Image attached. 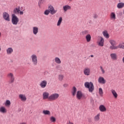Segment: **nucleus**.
Returning a JSON list of instances; mask_svg holds the SVG:
<instances>
[{"label":"nucleus","instance_id":"obj_24","mask_svg":"<svg viewBox=\"0 0 124 124\" xmlns=\"http://www.w3.org/2000/svg\"><path fill=\"white\" fill-rule=\"evenodd\" d=\"M85 39L87 42H90L92 40V36L90 34H87L85 36Z\"/></svg>","mask_w":124,"mask_h":124},{"label":"nucleus","instance_id":"obj_1","mask_svg":"<svg viewBox=\"0 0 124 124\" xmlns=\"http://www.w3.org/2000/svg\"><path fill=\"white\" fill-rule=\"evenodd\" d=\"M84 87L88 89L89 93H93L94 91V86L92 82H86L84 83Z\"/></svg>","mask_w":124,"mask_h":124},{"label":"nucleus","instance_id":"obj_39","mask_svg":"<svg viewBox=\"0 0 124 124\" xmlns=\"http://www.w3.org/2000/svg\"><path fill=\"white\" fill-rule=\"evenodd\" d=\"M63 77H64L63 75H59L58 76V79L59 81H62V80H63Z\"/></svg>","mask_w":124,"mask_h":124},{"label":"nucleus","instance_id":"obj_45","mask_svg":"<svg viewBox=\"0 0 124 124\" xmlns=\"http://www.w3.org/2000/svg\"><path fill=\"white\" fill-rule=\"evenodd\" d=\"M93 18H94V19H96V18H97V15H94L93 16Z\"/></svg>","mask_w":124,"mask_h":124},{"label":"nucleus","instance_id":"obj_25","mask_svg":"<svg viewBox=\"0 0 124 124\" xmlns=\"http://www.w3.org/2000/svg\"><path fill=\"white\" fill-rule=\"evenodd\" d=\"M111 92L114 98H117L118 97V93H117V92H116V91H115V90L112 89L111 90Z\"/></svg>","mask_w":124,"mask_h":124},{"label":"nucleus","instance_id":"obj_18","mask_svg":"<svg viewBox=\"0 0 124 124\" xmlns=\"http://www.w3.org/2000/svg\"><path fill=\"white\" fill-rule=\"evenodd\" d=\"M99 110H100V112H106L107 109L104 105H101L99 107Z\"/></svg>","mask_w":124,"mask_h":124},{"label":"nucleus","instance_id":"obj_50","mask_svg":"<svg viewBox=\"0 0 124 124\" xmlns=\"http://www.w3.org/2000/svg\"><path fill=\"white\" fill-rule=\"evenodd\" d=\"M69 0V1H72V0Z\"/></svg>","mask_w":124,"mask_h":124},{"label":"nucleus","instance_id":"obj_23","mask_svg":"<svg viewBox=\"0 0 124 124\" xmlns=\"http://www.w3.org/2000/svg\"><path fill=\"white\" fill-rule=\"evenodd\" d=\"M54 62L57 64H61L62 63V61H61V59L59 57H55L54 58Z\"/></svg>","mask_w":124,"mask_h":124},{"label":"nucleus","instance_id":"obj_46","mask_svg":"<svg viewBox=\"0 0 124 124\" xmlns=\"http://www.w3.org/2000/svg\"><path fill=\"white\" fill-rule=\"evenodd\" d=\"M122 61L123 62V63H124V57H123V59H122Z\"/></svg>","mask_w":124,"mask_h":124},{"label":"nucleus","instance_id":"obj_28","mask_svg":"<svg viewBox=\"0 0 124 124\" xmlns=\"http://www.w3.org/2000/svg\"><path fill=\"white\" fill-rule=\"evenodd\" d=\"M45 0H39L38 2V6L39 8H41V5L44 3Z\"/></svg>","mask_w":124,"mask_h":124},{"label":"nucleus","instance_id":"obj_4","mask_svg":"<svg viewBox=\"0 0 124 124\" xmlns=\"http://www.w3.org/2000/svg\"><path fill=\"white\" fill-rule=\"evenodd\" d=\"M31 59L32 61V64L34 65H37L38 61H37V56L35 54H32L31 56Z\"/></svg>","mask_w":124,"mask_h":124},{"label":"nucleus","instance_id":"obj_19","mask_svg":"<svg viewBox=\"0 0 124 124\" xmlns=\"http://www.w3.org/2000/svg\"><path fill=\"white\" fill-rule=\"evenodd\" d=\"M100 120V113H98L94 117V121L95 122H99Z\"/></svg>","mask_w":124,"mask_h":124},{"label":"nucleus","instance_id":"obj_5","mask_svg":"<svg viewBox=\"0 0 124 124\" xmlns=\"http://www.w3.org/2000/svg\"><path fill=\"white\" fill-rule=\"evenodd\" d=\"M7 77L10 79L9 83H12L15 81V77H14V74L12 73H9L7 75Z\"/></svg>","mask_w":124,"mask_h":124},{"label":"nucleus","instance_id":"obj_26","mask_svg":"<svg viewBox=\"0 0 124 124\" xmlns=\"http://www.w3.org/2000/svg\"><path fill=\"white\" fill-rule=\"evenodd\" d=\"M0 112L1 113H6V112H7V110H6V108H5L4 107H1L0 108Z\"/></svg>","mask_w":124,"mask_h":124},{"label":"nucleus","instance_id":"obj_31","mask_svg":"<svg viewBox=\"0 0 124 124\" xmlns=\"http://www.w3.org/2000/svg\"><path fill=\"white\" fill-rule=\"evenodd\" d=\"M118 46V48L124 49V43H120Z\"/></svg>","mask_w":124,"mask_h":124},{"label":"nucleus","instance_id":"obj_6","mask_svg":"<svg viewBox=\"0 0 124 124\" xmlns=\"http://www.w3.org/2000/svg\"><path fill=\"white\" fill-rule=\"evenodd\" d=\"M13 13L14 14H19V15H23L24 14V12L20 10V7L18 8H15L14 9Z\"/></svg>","mask_w":124,"mask_h":124},{"label":"nucleus","instance_id":"obj_29","mask_svg":"<svg viewBox=\"0 0 124 124\" xmlns=\"http://www.w3.org/2000/svg\"><path fill=\"white\" fill-rule=\"evenodd\" d=\"M43 114L44 115H51V112L48 110H44L43 111Z\"/></svg>","mask_w":124,"mask_h":124},{"label":"nucleus","instance_id":"obj_36","mask_svg":"<svg viewBox=\"0 0 124 124\" xmlns=\"http://www.w3.org/2000/svg\"><path fill=\"white\" fill-rule=\"evenodd\" d=\"M110 18H111V19H113L114 20L116 19V14H115V13H111Z\"/></svg>","mask_w":124,"mask_h":124},{"label":"nucleus","instance_id":"obj_3","mask_svg":"<svg viewBox=\"0 0 124 124\" xmlns=\"http://www.w3.org/2000/svg\"><path fill=\"white\" fill-rule=\"evenodd\" d=\"M60 96V95L58 93H54L49 95V100L50 101H54L55 100H56V99H58L59 98V97Z\"/></svg>","mask_w":124,"mask_h":124},{"label":"nucleus","instance_id":"obj_22","mask_svg":"<svg viewBox=\"0 0 124 124\" xmlns=\"http://www.w3.org/2000/svg\"><path fill=\"white\" fill-rule=\"evenodd\" d=\"M77 92V89L75 86H74L71 91L73 96H75Z\"/></svg>","mask_w":124,"mask_h":124},{"label":"nucleus","instance_id":"obj_43","mask_svg":"<svg viewBox=\"0 0 124 124\" xmlns=\"http://www.w3.org/2000/svg\"><path fill=\"white\" fill-rule=\"evenodd\" d=\"M100 69L102 72V74H104V73H105V70H104V69H103V67H102V66H100Z\"/></svg>","mask_w":124,"mask_h":124},{"label":"nucleus","instance_id":"obj_42","mask_svg":"<svg viewBox=\"0 0 124 124\" xmlns=\"http://www.w3.org/2000/svg\"><path fill=\"white\" fill-rule=\"evenodd\" d=\"M82 33L83 35H86V34H89V31L88 30H84L82 31Z\"/></svg>","mask_w":124,"mask_h":124},{"label":"nucleus","instance_id":"obj_49","mask_svg":"<svg viewBox=\"0 0 124 124\" xmlns=\"http://www.w3.org/2000/svg\"><path fill=\"white\" fill-rule=\"evenodd\" d=\"M1 51V48L0 47V52Z\"/></svg>","mask_w":124,"mask_h":124},{"label":"nucleus","instance_id":"obj_8","mask_svg":"<svg viewBox=\"0 0 124 124\" xmlns=\"http://www.w3.org/2000/svg\"><path fill=\"white\" fill-rule=\"evenodd\" d=\"M3 18L5 20V21H7V22H9L10 21V16L9 14L7 12H4L3 13Z\"/></svg>","mask_w":124,"mask_h":124},{"label":"nucleus","instance_id":"obj_14","mask_svg":"<svg viewBox=\"0 0 124 124\" xmlns=\"http://www.w3.org/2000/svg\"><path fill=\"white\" fill-rule=\"evenodd\" d=\"M100 40L98 42V45L101 47L104 46V39L102 37H100Z\"/></svg>","mask_w":124,"mask_h":124},{"label":"nucleus","instance_id":"obj_16","mask_svg":"<svg viewBox=\"0 0 124 124\" xmlns=\"http://www.w3.org/2000/svg\"><path fill=\"white\" fill-rule=\"evenodd\" d=\"M32 32L34 35H36L38 33V27L34 26L32 27Z\"/></svg>","mask_w":124,"mask_h":124},{"label":"nucleus","instance_id":"obj_44","mask_svg":"<svg viewBox=\"0 0 124 124\" xmlns=\"http://www.w3.org/2000/svg\"><path fill=\"white\" fill-rule=\"evenodd\" d=\"M63 87H64V88H66V87H68V84L65 83V84H63Z\"/></svg>","mask_w":124,"mask_h":124},{"label":"nucleus","instance_id":"obj_7","mask_svg":"<svg viewBox=\"0 0 124 124\" xmlns=\"http://www.w3.org/2000/svg\"><path fill=\"white\" fill-rule=\"evenodd\" d=\"M48 10L49 11V12H50V14H51V15H54V14H56V13H57V10H55L54 7L51 5L48 6Z\"/></svg>","mask_w":124,"mask_h":124},{"label":"nucleus","instance_id":"obj_10","mask_svg":"<svg viewBox=\"0 0 124 124\" xmlns=\"http://www.w3.org/2000/svg\"><path fill=\"white\" fill-rule=\"evenodd\" d=\"M18 98L21 100V101L25 102L27 101V96L24 94H20L18 95Z\"/></svg>","mask_w":124,"mask_h":124},{"label":"nucleus","instance_id":"obj_47","mask_svg":"<svg viewBox=\"0 0 124 124\" xmlns=\"http://www.w3.org/2000/svg\"><path fill=\"white\" fill-rule=\"evenodd\" d=\"M0 37H1V32L0 31Z\"/></svg>","mask_w":124,"mask_h":124},{"label":"nucleus","instance_id":"obj_40","mask_svg":"<svg viewBox=\"0 0 124 124\" xmlns=\"http://www.w3.org/2000/svg\"><path fill=\"white\" fill-rule=\"evenodd\" d=\"M10 104H11V102L9 100H7L5 103V106H10Z\"/></svg>","mask_w":124,"mask_h":124},{"label":"nucleus","instance_id":"obj_27","mask_svg":"<svg viewBox=\"0 0 124 124\" xmlns=\"http://www.w3.org/2000/svg\"><path fill=\"white\" fill-rule=\"evenodd\" d=\"M103 34L106 38H109V34L108 33V32L107 31H103Z\"/></svg>","mask_w":124,"mask_h":124},{"label":"nucleus","instance_id":"obj_11","mask_svg":"<svg viewBox=\"0 0 124 124\" xmlns=\"http://www.w3.org/2000/svg\"><path fill=\"white\" fill-rule=\"evenodd\" d=\"M98 82L100 84H102L103 85H104L106 83V80L104 78L102 77H100L98 79Z\"/></svg>","mask_w":124,"mask_h":124},{"label":"nucleus","instance_id":"obj_41","mask_svg":"<svg viewBox=\"0 0 124 124\" xmlns=\"http://www.w3.org/2000/svg\"><path fill=\"white\" fill-rule=\"evenodd\" d=\"M50 13H51V12H50V11L49 10H46L44 13V14L45 15H46V16H48V15H49V14H50Z\"/></svg>","mask_w":124,"mask_h":124},{"label":"nucleus","instance_id":"obj_2","mask_svg":"<svg viewBox=\"0 0 124 124\" xmlns=\"http://www.w3.org/2000/svg\"><path fill=\"white\" fill-rule=\"evenodd\" d=\"M18 23H19V18L14 14L12 15V24L16 26L18 25Z\"/></svg>","mask_w":124,"mask_h":124},{"label":"nucleus","instance_id":"obj_20","mask_svg":"<svg viewBox=\"0 0 124 124\" xmlns=\"http://www.w3.org/2000/svg\"><path fill=\"white\" fill-rule=\"evenodd\" d=\"M71 9V6L66 5L63 6V10L64 11V12H66L67 10H70Z\"/></svg>","mask_w":124,"mask_h":124},{"label":"nucleus","instance_id":"obj_35","mask_svg":"<svg viewBox=\"0 0 124 124\" xmlns=\"http://www.w3.org/2000/svg\"><path fill=\"white\" fill-rule=\"evenodd\" d=\"M56 68L60 71H63V69L62 68V67L61 66V65H57L56 66Z\"/></svg>","mask_w":124,"mask_h":124},{"label":"nucleus","instance_id":"obj_17","mask_svg":"<svg viewBox=\"0 0 124 124\" xmlns=\"http://www.w3.org/2000/svg\"><path fill=\"white\" fill-rule=\"evenodd\" d=\"M7 55H11L13 53V48L12 47H8L6 50Z\"/></svg>","mask_w":124,"mask_h":124},{"label":"nucleus","instance_id":"obj_37","mask_svg":"<svg viewBox=\"0 0 124 124\" xmlns=\"http://www.w3.org/2000/svg\"><path fill=\"white\" fill-rule=\"evenodd\" d=\"M99 94H100V96H103V90L101 88H99Z\"/></svg>","mask_w":124,"mask_h":124},{"label":"nucleus","instance_id":"obj_38","mask_svg":"<svg viewBox=\"0 0 124 124\" xmlns=\"http://www.w3.org/2000/svg\"><path fill=\"white\" fill-rule=\"evenodd\" d=\"M50 121L51 123H56V118L54 116H51L50 118Z\"/></svg>","mask_w":124,"mask_h":124},{"label":"nucleus","instance_id":"obj_32","mask_svg":"<svg viewBox=\"0 0 124 124\" xmlns=\"http://www.w3.org/2000/svg\"><path fill=\"white\" fill-rule=\"evenodd\" d=\"M109 49H111V50H116V49H118V46L111 45L109 46Z\"/></svg>","mask_w":124,"mask_h":124},{"label":"nucleus","instance_id":"obj_13","mask_svg":"<svg viewBox=\"0 0 124 124\" xmlns=\"http://www.w3.org/2000/svg\"><path fill=\"white\" fill-rule=\"evenodd\" d=\"M83 97V93L81 91H78L77 93V98L80 100Z\"/></svg>","mask_w":124,"mask_h":124},{"label":"nucleus","instance_id":"obj_15","mask_svg":"<svg viewBox=\"0 0 124 124\" xmlns=\"http://www.w3.org/2000/svg\"><path fill=\"white\" fill-rule=\"evenodd\" d=\"M49 93L44 92L43 93V99H48L49 100Z\"/></svg>","mask_w":124,"mask_h":124},{"label":"nucleus","instance_id":"obj_30","mask_svg":"<svg viewBox=\"0 0 124 124\" xmlns=\"http://www.w3.org/2000/svg\"><path fill=\"white\" fill-rule=\"evenodd\" d=\"M109 43H110L111 45H117V42L115 40H110Z\"/></svg>","mask_w":124,"mask_h":124},{"label":"nucleus","instance_id":"obj_12","mask_svg":"<svg viewBox=\"0 0 124 124\" xmlns=\"http://www.w3.org/2000/svg\"><path fill=\"white\" fill-rule=\"evenodd\" d=\"M46 86H47V81L45 80L42 81L40 83V86L41 87V88H42V89H44L46 88Z\"/></svg>","mask_w":124,"mask_h":124},{"label":"nucleus","instance_id":"obj_48","mask_svg":"<svg viewBox=\"0 0 124 124\" xmlns=\"http://www.w3.org/2000/svg\"><path fill=\"white\" fill-rule=\"evenodd\" d=\"M90 57H91V58H93V55H91L90 56Z\"/></svg>","mask_w":124,"mask_h":124},{"label":"nucleus","instance_id":"obj_21","mask_svg":"<svg viewBox=\"0 0 124 124\" xmlns=\"http://www.w3.org/2000/svg\"><path fill=\"white\" fill-rule=\"evenodd\" d=\"M110 57H111V59H112V60H113V61H117V56L116 53L110 54Z\"/></svg>","mask_w":124,"mask_h":124},{"label":"nucleus","instance_id":"obj_9","mask_svg":"<svg viewBox=\"0 0 124 124\" xmlns=\"http://www.w3.org/2000/svg\"><path fill=\"white\" fill-rule=\"evenodd\" d=\"M83 73L86 76H90L91 75V69L89 67L84 68Z\"/></svg>","mask_w":124,"mask_h":124},{"label":"nucleus","instance_id":"obj_34","mask_svg":"<svg viewBox=\"0 0 124 124\" xmlns=\"http://www.w3.org/2000/svg\"><path fill=\"white\" fill-rule=\"evenodd\" d=\"M62 17H60L57 22V26H61V24H62Z\"/></svg>","mask_w":124,"mask_h":124},{"label":"nucleus","instance_id":"obj_33","mask_svg":"<svg viewBox=\"0 0 124 124\" xmlns=\"http://www.w3.org/2000/svg\"><path fill=\"white\" fill-rule=\"evenodd\" d=\"M124 6V3L123 2H120L117 4V7L118 8H123V7Z\"/></svg>","mask_w":124,"mask_h":124}]
</instances>
